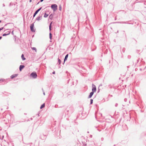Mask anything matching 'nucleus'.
<instances>
[{
  "label": "nucleus",
  "instance_id": "f3484780",
  "mask_svg": "<svg viewBox=\"0 0 146 146\" xmlns=\"http://www.w3.org/2000/svg\"><path fill=\"white\" fill-rule=\"evenodd\" d=\"M59 10L60 11H61V10H62V7H61V6L60 5L59 7Z\"/></svg>",
  "mask_w": 146,
  "mask_h": 146
},
{
  "label": "nucleus",
  "instance_id": "bb28decb",
  "mask_svg": "<svg viewBox=\"0 0 146 146\" xmlns=\"http://www.w3.org/2000/svg\"><path fill=\"white\" fill-rule=\"evenodd\" d=\"M30 2H31V0H30Z\"/></svg>",
  "mask_w": 146,
  "mask_h": 146
},
{
  "label": "nucleus",
  "instance_id": "393cba45",
  "mask_svg": "<svg viewBox=\"0 0 146 146\" xmlns=\"http://www.w3.org/2000/svg\"><path fill=\"white\" fill-rule=\"evenodd\" d=\"M44 0H40L41 2H42Z\"/></svg>",
  "mask_w": 146,
  "mask_h": 146
},
{
  "label": "nucleus",
  "instance_id": "b1692460",
  "mask_svg": "<svg viewBox=\"0 0 146 146\" xmlns=\"http://www.w3.org/2000/svg\"><path fill=\"white\" fill-rule=\"evenodd\" d=\"M12 34H13H13H13V31H12Z\"/></svg>",
  "mask_w": 146,
  "mask_h": 146
},
{
  "label": "nucleus",
  "instance_id": "4be33fe9",
  "mask_svg": "<svg viewBox=\"0 0 146 146\" xmlns=\"http://www.w3.org/2000/svg\"><path fill=\"white\" fill-rule=\"evenodd\" d=\"M36 15V14L35 13L34 14V15H33V17H35Z\"/></svg>",
  "mask_w": 146,
  "mask_h": 146
},
{
  "label": "nucleus",
  "instance_id": "f03ea898",
  "mask_svg": "<svg viewBox=\"0 0 146 146\" xmlns=\"http://www.w3.org/2000/svg\"><path fill=\"white\" fill-rule=\"evenodd\" d=\"M51 7L54 11H56L57 9V6L55 4L52 5Z\"/></svg>",
  "mask_w": 146,
  "mask_h": 146
},
{
  "label": "nucleus",
  "instance_id": "9b49d317",
  "mask_svg": "<svg viewBox=\"0 0 146 146\" xmlns=\"http://www.w3.org/2000/svg\"><path fill=\"white\" fill-rule=\"evenodd\" d=\"M44 107H45V104H43L41 106V107H40V109H42L43 108H44Z\"/></svg>",
  "mask_w": 146,
  "mask_h": 146
},
{
  "label": "nucleus",
  "instance_id": "f257e3e1",
  "mask_svg": "<svg viewBox=\"0 0 146 146\" xmlns=\"http://www.w3.org/2000/svg\"><path fill=\"white\" fill-rule=\"evenodd\" d=\"M92 92L90 93V94L88 98H91L93 95L94 92H95L96 91V86L95 85L93 84L92 85Z\"/></svg>",
  "mask_w": 146,
  "mask_h": 146
},
{
  "label": "nucleus",
  "instance_id": "6e6552de",
  "mask_svg": "<svg viewBox=\"0 0 146 146\" xmlns=\"http://www.w3.org/2000/svg\"><path fill=\"white\" fill-rule=\"evenodd\" d=\"M41 7L40 8H39V9H38V10H37L35 11V13L36 14L38 12L41 10Z\"/></svg>",
  "mask_w": 146,
  "mask_h": 146
},
{
  "label": "nucleus",
  "instance_id": "5701e85b",
  "mask_svg": "<svg viewBox=\"0 0 146 146\" xmlns=\"http://www.w3.org/2000/svg\"><path fill=\"white\" fill-rule=\"evenodd\" d=\"M52 74H55V71H54L53 72H52Z\"/></svg>",
  "mask_w": 146,
  "mask_h": 146
},
{
  "label": "nucleus",
  "instance_id": "39448f33",
  "mask_svg": "<svg viewBox=\"0 0 146 146\" xmlns=\"http://www.w3.org/2000/svg\"><path fill=\"white\" fill-rule=\"evenodd\" d=\"M18 75V74H13L11 76V79H13V78L17 77Z\"/></svg>",
  "mask_w": 146,
  "mask_h": 146
},
{
  "label": "nucleus",
  "instance_id": "1a4fd4ad",
  "mask_svg": "<svg viewBox=\"0 0 146 146\" xmlns=\"http://www.w3.org/2000/svg\"><path fill=\"white\" fill-rule=\"evenodd\" d=\"M21 58L23 60H25V58H24V56L23 54H22L21 55Z\"/></svg>",
  "mask_w": 146,
  "mask_h": 146
},
{
  "label": "nucleus",
  "instance_id": "2eb2a0df",
  "mask_svg": "<svg viewBox=\"0 0 146 146\" xmlns=\"http://www.w3.org/2000/svg\"><path fill=\"white\" fill-rule=\"evenodd\" d=\"M40 17H38L36 18V20H37L38 21H39L40 19Z\"/></svg>",
  "mask_w": 146,
  "mask_h": 146
},
{
  "label": "nucleus",
  "instance_id": "aec40b11",
  "mask_svg": "<svg viewBox=\"0 0 146 146\" xmlns=\"http://www.w3.org/2000/svg\"><path fill=\"white\" fill-rule=\"evenodd\" d=\"M52 17V15H50L49 16V17L51 18Z\"/></svg>",
  "mask_w": 146,
  "mask_h": 146
},
{
  "label": "nucleus",
  "instance_id": "412c9836",
  "mask_svg": "<svg viewBox=\"0 0 146 146\" xmlns=\"http://www.w3.org/2000/svg\"><path fill=\"white\" fill-rule=\"evenodd\" d=\"M3 29V27L0 28V31Z\"/></svg>",
  "mask_w": 146,
  "mask_h": 146
},
{
  "label": "nucleus",
  "instance_id": "dca6fc26",
  "mask_svg": "<svg viewBox=\"0 0 146 146\" xmlns=\"http://www.w3.org/2000/svg\"><path fill=\"white\" fill-rule=\"evenodd\" d=\"M58 62L59 64H60L61 63V60L58 58Z\"/></svg>",
  "mask_w": 146,
  "mask_h": 146
},
{
  "label": "nucleus",
  "instance_id": "ddd939ff",
  "mask_svg": "<svg viewBox=\"0 0 146 146\" xmlns=\"http://www.w3.org/2000/svg\"><path fill=\"white\" fill-rule=\"evenodd\" d=\"M49 37L50 39L51 40L52 39V34L51 33H50L49 34Z\"/></svg>",
  "mask_w": 146,
  "mask_h": 146
},
{
  "label": "nucleus",
  "instance_id": "9d476101",
  "mask_svg": "<svg viewBox=\"0 0 146 146\" xmlns=\"http://www.w3.org/2000/svg\"><path fill=\"white\" fill-rule=\"evenodd\" d=\"M68 54H67L66 56L65 57V58H64V61H65V60H67V59L68 57Z\"/></svg>",
  "mask_w": 146,
  "mask_h": 146
},
{
  "label": "nucleus",
  "instance_id": "f8f14e48",
  "mask_svg": "<svg viewBox=\"0 0 146 146\" xmlns=\"http://www.w3.org/2000/svg\"><path fill=\"white\" fill-rule=\"evenodd\" d=\"M48 16V14H46V13H45L44 15V17L46 18Z\"/></svg>",
  "mask_w": 146,
  "mask_h": 146
},
{
  "label": "nucleus",
  "instance_id": "20e7f679",
  "mask_svg": "<svg viewBox=\"0 0 146 146\" xmlns=\"http://www.w3.org/2000/svg\"><path fill=\"white\" fill-rule=\"evenodd\" d=\"M34 24H31L30 26V29L31 31L33 32H34L35 31V29L34 28Z\"/></svg>",
  "mask_w": 146,
  "mask_h": 146
},
{
  "label": "nucleus",
  "instance_id": "0eeeda50",
  "mask_svg": "<svg viewBox=\"0 0 146 146\" xmlns=\"http://www.w3.org/2000/svg\"><path fill=\"white\" fill-rule=\"evenodd\" d=\"M10 33V31H9L8 32V33H7V34H3V36H5L6 35H9Z\"/></svg>",
  "mask_w": 146,
  "mask_h": 146
},
{
  "label": "nucleus",
  "instance_id": "a211bd4d",
  "mask_svg": "<svg viewBox=\"0 0 146 146\" xmlns=\"http://www.w3.org/2000/svg\"><path fill=\"white\" fill-rule=\"evenodd\" d=\"M93 100L92 99L90 100V102H91L90 104H92L93 103Z\"/></svg>",
  "mask_w": 146,
  "mask_h": 146
},
{
  "label": "nucleus",
  "instance_id": "7ed1b4c3",
  "mask_svg": "<svg viewBox=\"0 0 146 146\" xmlns=\"http://www.w3.org/2000/svg\"><path fill=\"white\" fill-rule=\"evenodd\" d=\"M31 76L34 78H36L37 76V75L36 72H33L31 74Z\"/></svg>",
  "mask_w": 146,
  "mask_h": 146
},
{
  "label": "nucleus",
  "instance_id": "4468645a",
  "mask_svg": "<svg viewBox=\"0 0 146 146\" xmlns=\"http://www.w3.org/2000/svg\"><path fill=\"white\" fill-rule=\"evenodd\" d=\"M32 49L33 50H35V52H36V49L35 47H33Z\"/></svg>",
  "mask_w": 146,
  "mask_h": 146
},
{
  "label": "nucleus",
  "instance_id": "6ab92c4d",
  "mask_svg": "<svg viewBox=\"0 0 146 146\" xmlns=\"http://www.w3.org/2000/svg\"><path fill=\"white\" fill-rule=\"evenodd\" d=\"M52 23H51L50 24V26H49V29L50 30H51V25Z\"/></svg>",
  "mask_w": 146,
  "mask_h": 146
},
{
  "label": "nucleus",
  "instance_id": "423d86ee",
  "mask_svg": "<svg viewBox=\"0 0 146 146\" xmlns=\"http://www.w3.org/2000/svg\"><path fill=\"white\" fill-rule=\"evenodd\" d=\"M25 67L23 65H21L19 67V70L20 71H21L22 69H23Z\"/></svg>",
  "mask_w": 146,
  "mask_h": 146
},
{
  "label": "nucleus",
  "instance_id": "cd10ccee",
  "mask_svg": "<svg viewBox=\"0 0 146 146\" xmlns=\"http://www.w3.org/2000/svg\"><path fill=\"white\" fill-rule=\"evenodd\" d=\"M1 22V21H0V23Z\"/></svg>",
  "mask_w": 146,
  "mask_h": 146
},
{
  "label": "nucleus",
  "instance_id": "a878e982",
  "mask_svg": "<svg viewBox=\"0 0 146 146\" xmlns=\"http://www.w3.org/2000/svg\"><path fill=\"white\" fill-rule=\"evenodd\" d=\"M2 38V37L0 36V40Z\"/></svg>",
  "mask_w": 146,
  "mask_h": 146
}]
</instances>
